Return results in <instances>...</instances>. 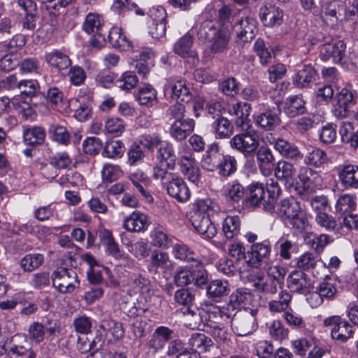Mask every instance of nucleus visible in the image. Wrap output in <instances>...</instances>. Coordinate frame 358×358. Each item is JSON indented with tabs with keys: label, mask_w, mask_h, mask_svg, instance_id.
Wrapping results in <instances>:
<instances>
[{
	"label": "nucleus",
	"mask_w": 358,
	"mask_h": 358,
	"mask_svg": "<svg viewBox=\"0 0 358 358\" xmlns=\"http://www.w3.org/2000/svg\"><path fill=\"white\" fill-rule=\"evenodd\" d=\"M268 199H265L266 189L263 183L253 182L247 187L244 206L248 208H259L262 206L264 209L273 213L277 201L281 194V189L276 182H272L266 186Z\"/></svg>",
	"instance_id": "1"
},
{
	"label": "nucleus",
	"mask_w": 358,
	"mask_h": 358,
	"mask_svg": "<svg viewBox=\"0 0 358 358\" xmlns=\"http://www.w3.org/2000/svg\"><path fill=\"white\" fill-rule=\"evenodd\" d=\"M210 201L199 200L194 205L190 221L194 229L201 234L210 238L216 234V227L209 217Z\"/></svg>",
	"instance_id": "2"
},
{
	"label": "nucleus",
	"mask_w": 358,
	"mask_h": 358,
	"mask_svg": "<svg viewBox=\"0 0 358 358\" xmlns=\"http://www.w3.org/2000/svg\"><path fill=\"white\" fill-rule=\"evenodd\" d=\"M104 20L101 15L96 13H89L82 24V29L91 36L89 44L91 47L101 49L106 43L103 34Z\"/></svg>",
	"instance_id": "3"
},
{
	"label": "nucleus",
	"mask_w": 358,
	"mask_h": 358,
	"mask_svg": "<svg viewBox=\"0 0 358 358\" xmlns=\"http://www.w3.org/2000/svg\"><path fill=\"white\" fill-rule=\"evenodd\" d=\"M243 132L233 136L229 141L230 147L245 157L255 154L259 146V136L252 127L243 129Z\"/></svg>",
	"instance_id": "4"
},
{
	"label": "nucleus",
	"mask_w": 358,
	"mask_h": 358,
	"mask_svg": "<svg viewBox=\"0 0 358 358\" xmlns=\"http://www.w3.org/2000/svg\"><path fill=\"white\" fill-rule=\"evenodd\" d=\"M275 212L282 219L290 220V224L296 229H299L305 226L306 218L302 211L301 203L294 197L281 200Z\"/></svg>",
	"instance_id": "5"
},
{
	"label": "nucleus",
	"mask_w": 358,
	"mask_h": 358,
	"mask_svg": "<svg viewBox=\"0 0 358 358\" xmlns=\"http://www.w3.org/2000/svg\"><path fill=\"white\" fill-rule=\"evenodd\" d=\"M175 283L178 286H185L194 282L201 287L208 284V272L201 264L191 267H180L174 275Z\"/></svg>",
	"instance_id": "6"
},
{
	"label": "nucleus",
	"mask_w": 358,
	"mask_h": 358,
	"mask_svg": "<svg viewBox=\"0 0 358 358\" xmlns=\"http://www.w3.org/2000/svg\"><path fill=\"white\" fill-rule=\"evenodd\" d=\"M257 309L244 308L239 313L236 312L231 319V325L240 336L253 333L257 328Z\"/></svg>",
	"instance_id": "7"
},
{
	"label": "nucleus",
	"mask_w": 358,
	"mask_h": 358,
	"mask_svg": "<svg viewBox=\"0 0 358 358\" xmlns=\"http://www.w3.org/2000/svg\"><path fill=\"white\" fill-rule=\"evenodd\" d=\"M53 286L62 294L72 293L80 286L76 272L72 268H59L52 275Z\"/></svg>",
	"instance_id": "8"
},
{
	"label": "nucleus",
	"mask_w": 358,
	"mask_h": 358,
	"mask_svg": "<svg viewBox=\"0 0 358 358\" xmlns=\"http://www.w3.org/2000/svg\"><path fill=\"white\" fill-rule=\"evenodd\" d=\"M299 182L295 190L299 195H303L308 192H314L320 189L323 180L319 172L308 166H301L298 172Z\"/></svg>",
	"instance_id": "9"
},
{
	"label": "nucleus",
	"mask_w": 358,
	"mask_h": 358,
	"mask_svg": "<svg viewBox=\"0 0 358 358\" xmlns=\"http://www.w3.org/2000/svg\"><path fill=\"white\" fill-rule=\"evenodd\" d=\"M325 327H332L331 335L333 340L345 343L353 337L355 327L339 316H331L324 320Z\"/></svg>",
	"instance_id": "10"
},
{
	"label": "nucleus",
	"mask_w": 358,
	"mask_h": 358,
	"mask_svg": "<svg viewBox=\"0 0 358 358\" xmlns=\"http://www.w3.org/2000/svg\"><path fill=\"white\" fill-rule=\"evenodd\" d=\"M229 252L237 260L243 259L252 267L257 268L270 250L269 248H229Z\"/></svg>",
	"instance_id": "11"
},
{
	"label": "nucleus",
	"mask_w": 358,
	"mask_h": 358,
	"mask_svg": "<svg viewBox=\"0 0 358 358\" xmlns=\"http://www.w3.org/2000/svg\"><path fill=\"white\" fill-rule=\"evenodd\" d=\"M355 92L343 88L336 95L333 114L337 119H344L350 115V108L356 104Z\"/></svg>",
	"instance_id": "12"
},
{
	"label": "nucleus",
	"mask_w": 358,
	"mask_h": 358,
	"mask_svg": "<svg viewBox=\"0 0 358 358\" xmlns=\"http://www.w3.org/2000/svg\"><path fill=\"white\" fill-rule=\"evenodd\" d=\"M164 93L168 100L176 102L187 103L192 99L189 89L182 80H168L164 85Z\"/></svg>",
	"instance_id": "13"
},
{
	"label": "nucleus",
	"mask_w": 358,
	"mask_h": 358,
	"mask_svg": "<svg viewBox=\"0 0 358 358\" xmlns=\"http://www.w3.org/2000/svg\"><path fill=\"white\" fill-rule=\"evenodd\" d=\"M282 110L277 105L254 115L255 123L264 131H272L281 124Z\"/></svg>",
	"instance_id": "14"
},
{
	"label": "nucleus",
	"mask_w": 358,
	"mask_h": 358,
	"mask_svg": "<svg viewBox=\"0 0 358 358\" xmlns=\"http://www.w3.org/2000/svg\"><path fill=\"white\" fill-rule=\"evenodd\" d=\"M97 333H99L108 343H115L121 340L124 335V329L121 322L113 319H104L101 321Z\"/></svg>",
	"instance_id": "15"
},
{
	"label": "nucleus",
	"mask_w": 358,
	"mask_h": 358,
	"mask_svg": "<svg viewBox=\"0 0 358 358\" xmlns=\"http://www.w3.org/2000/svg\"><path fill=\"white\" fill-rule=\"evenodd\" d=\"M339 181L346 189L358 188V166L348 164L336 168Z\"/></svg>",
	"instance_id": "16"
},
{
	"label": "nucleus",
	"mask_w": 358,
	"mask_h": 358,
	"mask_svg": "<svg viewBox=\"0 0 358 358\" xmlns=\"http://www.w3.org/2000/svg\"><path fill=\"white\" fill-rule=\"evenodd\" d=\"M237 37L243 43L252 40L257 31V21L255 17L246 15L239 20L234 27Z\"/></svg>",
	"instance_id": "17"
},
{
	"label": "nucleus",
	"mask_w": 358,
	"mask_h": 358,
	"mask_svg": "<svg viewBox=\"0 0 358 358\" xmlns=\"http://www.w3.org/2000/svg\"><path fill=\"white\" fill-rule=\"evenodd\" d=\"M255 154L260 173L264 176H271L275 164L271 150L267 146H259Z\"/></svg>",
	"instance_id": "18"
},
{
	"label": "nucleus",
	"mask_w": 358,
	"mask_h": 358,
	"mask_svg": "<svg viewBox=\"0 0 358 358\" xmlns=\"http://www.w3.org/2000/svg\"><path fill=\"white\" fill-rule=\"evenodd\" d=\"M166 191L169 196L183 203L189 200L191 192L182 178L174 176L167 182Z\"/></svg>",
	"instance_id": "19"
},
{
	"label": "nucleus",
	"mask_w": 358,
	"mask_h": 358,
	"mask_svg": "<svg viewBox=\"0 0 358 358\" xmlns=\"http://www.w3.org/2000/svg\"><path fill=\"white\" fill-rule=\"evenodd\" d=\"M259 17L264 26L278 27L282 23L283 11L275 5L268 3L260 8Z\"/></svg>",
	"instance_id": "20"
},
{
	"label": "nucleus",
	"mask_w": 358,
	"mask_h": 358,
	"mask_svg": "<svg viewBox=\"0 0 358 358\" xmlns=\"http://www.w3.org/2000/svg\"><path fill=\"white\" fill-rule=\"evenodd\" d=\"M346 45L343 41H336L323 45L320 50L321 58L326 61L332 58L334 62L341 63L345 55Z\"/></svg>",
	"instance_id": "21"
},
{
	"label": "nucleus",
	"mask_w": 358,
	"mask_h": 358,
	"mask_svg": "<svg viewBox=\"0 0 358 358\" xmlns=\"http://www.w3.org/2000/svg\"><path fill=\"white\" fill-rule=\"evenodd\" d=\"M192 314L199 317V320L196 321V324H198V327H202V329L206 331L215 327L218 324L217 320L220 318L219 312L212 310L209 307L196 308V312H192Z\"/></svg>",
	"instance_id": "22"
},
{
	"label": "nucleus",
	"mask_w": 358,
	"mask_h": 358,
	"mask_svg": "<svg viewBox=\"0 0 358 358\" xmlns=\"http://www.w3.org/2000/svg\"><path fill=\"white\" fill-rule=\"evenodd\" d=\"M287 287L292 292L307 294L309 292L308 275L303 271H293L287 277Z\"/></svg>",
	"instance_id": "23"
},
{
	"label": "nucleus",
	"mask_w": 358,
	"mask_h": 358,
	"mask_svg": "<svg viewBox=\"0 0 358 358\" xmlns=\"http://www.w3.org/2000/svg\"><path fill=\"white\" fill-rule=\"evenodd\" d=\"M271 143L273 145L275 150L285 158L294 161H299L303 158V155L297 146L282 138L273 139Z\"/></svg>",
	"instance_id": "24"
},
{
	"label": "nucleus",
	"mask_w": 358,
	"mask_h": 358,
	"mask_svg": "<svg viewBox=\"0 0 358 358\" xmlns=\"http://www.w3.org/2000/svg\"><path fill=\"white\" fill-rule=\"evenodd\" d=\"M194 125L193 119L175 120L170 128L171 136L178 141L185 140L194 131Z\"/></svg>",
	"instance_id": "25"
},
{
	"label": "nucleus",
	"mask_w": 358,
	"mask_h": 358,
	"mask_svg": "<svg viewBox=\"0 0 358 358\" xmlns=\"http://www.w3.org/2000/svg\"><path fill=\"white\" fill-rule=\"evenodd\" d=\"M247 187H245L238 180L229 184L224 196L226 201L234 206H240L245 204Z\"/></svg>",
	"instance_id": "26"
},
{
	"label": "nucleus",
	"mask_w": 358,
	"mask_h": 358,
	"mask_svg": "<svg viewBox=\"0 0 358 358\" xmlns=\"http://www.w3.org/2000/svg\"><path fill=\"white\" fill-rule=\"evenodd\" d=\"M250 299V292L245 288L237 289L229 296V300L227 304V310L229 311H236L239 313L242 308L248 304Z\"/></svg>",
	"instance_id": "27"
},
{
	"label": "nucleus",
	"mask_w": 358,
	"mask_h": 358,
	"mask_svg": "<svg viewBox=\"0 0 358 358\" xmlns=\"http://www.w3.org/2000/svg\"><path fill=\"white\" fill-rule=\"evenodd\" d=\"M173 334V331L169 327L164 326L157 327L148 341V347L153 349L155 352L162 350L172 338Z\"/></svg>",
	"instance_id": "28"
},
{
	"label": "nucleus",
	"mask_w": 358,
	"mask_h": 358,
	"mask_svg": "<svg viewBox=\"0 0 358 358\" xmlns=\"http://www.w3.org/2000/svg\"><path fill=\"white\" fill-rule=\"evenodd\" d=\"M224 153L220 152V148L217 143L212 144L203 155L201 166L203 169L208 171H215L220 164V160Z\"/></svg>",
	"instance_id": "29"
},
{
	"label": "nucleus",
	"mask_w": 358,
	"mask_h": 358,
	"mask_svg": "<svg viewBox=\"0 0 358 358\" xmlns=\"http://www.w3.org/2000/svg\"><path fill=\"white\" fill-rule=\"evenodd\" d=\"M317 78V73L311 64H303L296 73L293 83L299 88L308 87Z\"/></svg>",
	"instance_id": "30"
},
{
	"label": "nucleus",
	"mask_w": 358,
	"mask_h": 358,
	"mask_svg": "<svg viewBox=\"0 0 358 358\" xmlns=\"http://www.w3.org/2000/svg\"><path fill=\"white\" fill-rule=\"evenodd\" d=\"M157 162L162 166H166L170 170H174L177 161L173 146L169 143H164L157 150Z\"/></svg>",
	"instance_id": "31"
},
{
	"label": "nucleus",
	"mask_w": 358,
	"mask_h": 358,
	"mask_svg": "<svg viewBox=\"0 0 358 358\" xmlns=\"http://www.w3.org/2000/svg\"><path fill=\"white\" fill-rule=\"evenodd\" d=\"M45 61L54 67L58 73L66 75L64 71L67 70L71 65V61L69 56L59 50H55L45 55Z\"/></svg>",
	"instance_id": "32"
},
{
	"label": "nucleus",
	"mask_w": 358,
	"mask_h": 358,
	"mask_svg": "<svg viewBox=\"0 0 358 358\" xmlns=\"http://www.w3.org/2000/svg\"><path fill=\"white\" fill-rule=\"evenodd\" d=\"M108 39L113 48L121 51H127L131 48V41L127 38L121 28L114 27L108 32Z\"/></svg>",
	"instance_id": "33"
},
{
	"label": "nucleus",
	"mask_w": 358,
	"mask_h": 358,
	"mask_svg": "<svg viewBox=\"0 0 358 358\" xmlns=\"http://www.w3.org/2000/svg\"><path fill=\"white\" fill-rule=\"evenodd\" d=\"M212 129L217 139L229 138L234 133L233 124L223 116H218L213 121Z\"/></svg>",
	"instance_id": "34"
},
{
	"label": "nucleus",
	"mask_w": 358,
	"mask_h": 358,
	"mask_svg": "<svg viewBox=\"0 0 358 358\" xmlns=\"http://www.w3.org/2000/svg\"><path fill=\"white\" fill-rule=\"evenodd\" d=\"M124 228L131 232H140L145 230L148 227V217L143 213L133 212L129 217L124 220Z\"/></svg>",
	"instance_id": "35"
},
{
	"label": "nucleus",
	"mask_w": 358,
	"mask_h": 358,
	"mask_svg": "<svg viewBox=\"0 0 358 358\" xmlns=\"http://www.w3.org/2000/svg\"><path fill=\"white\" fill-rule=\"evenodd\" d=\"M131 286L135 292H138L148 301L154 294V289L149 279L141 274L134 276L131 278Z\"/></svg>",
	"instance_id": "36"
},
{
	"label": "nucleus",
	"mask_w": 358,
	"mask_h": 358,
	"mask_svg": "<svg viewBox=\"0 0 358 358\" xmlns=\"http://www.w3.org/2000/svg\"><path fill=\"white\" fill-rule=\"evenodd\" d=\"M341 141L353 148H358V129H355L352 122L343 121L339 127Z\"/></svg>",
	"instance_id": "37"
},
{
	"label": "nucleus",
	"mask_w": 358,
	"mask_h": 358,
	"mask_svg": "<svg viewBox=\"0 0 358 358\" xmlns=\"http://www.w3.org/2000/svg\"><path fill=\"white\" fill-rule=\"evenodd\" d=\"M285 113L289 117H294L306 113V101L301 94L290 96L287 99Z\"/></svg>",
	"instance_id": "38"
},
{
	"label": "nucleus",
	"mask_w": 358,
	"mask_h": 358,
	"mask_svg": "<svg viewBox=\"0 0 358 358\" xmlns=\"http://www.w3.org/2000/svg\"><path fill=\"white\" fill-rule=\"evenodd\" d=\"M251 111V106L246 102H238L233 106L232 113L236 116L235 124L237 127L243 129L245 127H251L248 119Z\"/></svg>",
	"instance_id": "39"
},
{
	"label": "nucleus",
	"mask_w": 358,
	"mask_h": 358,
	"mask_svg": "<svg viewBox=\"0 0 358 358\" xmlns=\"http://www.w3.org/2000/svg\"><path fill=\"white\" fill-rule=\"evenodd\" d=\"M189 344L193 348L192 350L199 355L200 353L209 352L213 346V341L204 334L194 333L191 336Z\"/></svg>",
	"instance_id": "40"
},
{
	"label": "nucleus",
	"mask_w": 358,
	"mask_h": 358,
	"mask_svg": "<svg viewBox=\"0 0 358 358\" xmlns=\"http://www.w3.org/2000/svg\"><path fill=\"white\" fill-rule=\"evenodd\" d=\"M45 131L42 127H30L24 130V142L29 145H41L45 138Z\"/></svg>",
	"instance_id": "41"
},
{
	"label": "nucleus",
	"mask_w": 358,
	"mask_h": 358,
	"mask_svg": "<svg viewBox=\"0 0 358 358\" xmlns=\"http://www.w3.org/2000/svg\"><path fill=\"white\" fill-rule=\"evenodd\" d=\"M229 292L230 289L227 281L213 280L207 287L208 296L216 301L227 296Z\"/></svg>",
	"instance_id": "42"
},
{
	"label": "nucleus",
	"mask_w": 358,
	"mask_h": 358,
	"mask_svg": "<svg viewBox=\"0 0 358 358\" xmlns=\"http://www.w3.org/2000/svg\"><path fill=\"white\" fill-rule=\"evenodd\" d=\"M134 96L141 106L152 107L157 103V94L151 85L140 88L138 92L134 94Z\"/></svg>",
	"instance_id": "43"
},
{
	"label": "nucleus",
	"mask_w": 358,
	"mask_h": 358,
	"mask_svg": "<svg viewBox=\"0 0 358 358\" xmlns=\"http://www.w3.org/2000/svg\"><path fill=\"white\" fill-rule=\"evenodd\" d=\"M237 160L234 156L223 154L217 169L220 176L227 178L237 171Z\"/></svg>",
	"instance_id": "44"
},
{
	"label": "nucleus",
	"mask_w": 358,
	"mask_h": 358,
	"mask_svg": "<svg viewBox=\"0 0 358 358\" xmlns=\"http://www.w3.org/2000/svg\"><path fill=\"white\" fill-rule=\"evenodd\" d=\"M275 178L278 180H288L294 178L296 169L294 165L285 160L278 162L273 170Z\"/></svg>",
	"instance_id": "45"
},
{
	"label": "nucleus",
	"mask_w": 358,
	"mask_h": 358,
	"mask_svg": "<svg viewBox=\"0 0 358 358\" xmlns=\"http://www.w3.org/2000/svg\"><path fill=\"white\" fill-rule=\"evenodd\" d=\"M229 41V35L227 31L220 29L215 37L210 40V50L213 53L223 52L228 45Z\"/></svg>",
	"instance_id": "46"
},
{
	"label": "nucleus",
	"mask_w": 358,
	"mask_h": 358,
	"mask_svg": "<svg viewBox=\"0 0 358 358\" xmlns=\"http://www.w3.org/2000/svg\"><path fill=\"white\" fill-rule=\"evenodd\" d=\"M219 29L213 21L206 20L200 24L197 37L201 41L208 42L215 37Z\"/></svg>",
	"instance_id": "47"
},
{
	"label": "nucleus",
	"mask_w": 358,
	"mask_h": 358,
	"mask_svg": "<svg viewBox=\"0 0 358 358\" xmlns=\"http://www.w3.org/2000/svg\"><path fill=\"white\" fill-rule=\"evenodd\" d=\"M124 144L119 140L107 141L103 148L102 155L108 158H119L124 153Z\"/></svg>",
	"instance_id": "48"
},
{
	"label": "nucleus",
	"mask_w": 358,
	"mask_h": 358,
	"mask_svg": "<svg viewBox=\"0 0 358 358\" xmlns=\"http://www.w3.org/2000/svg\"><path fill=\"white\" fill-rule=\"evenodd\" d=\"M291 299L292 296L287 292L282 291L278 300H271L268 302V308L273 313L285 312Z\"/></svg>",
	"instance_id": "49"
},
{
	"label": "nucleus",
	"mask_w": 358,
	"mask_h": 358,
	"mask_svg": "<svg viewBox=\"0 0 358 358\" xmlns=\"http://www.w3.org/2000/svg\"><path fill=\"white\" fill-rule=\"evenodd\" d=\"M45 337V327L42 323L34 322L29 325L27 338L31 343L39 344L44 341Z\"/></svg>",
	"instance_id": "50"
},
{
	"label": "nucleus",
	"mask_w": 358,
	"mask_h": 358,
	"mask_svg": "<svg viewBox=\"0 0 358 358\" xmlns=\"http://www.w3.org/2000/svg\"><path fill=\"white\" fill-rule=\"evenodd\" d=\"M304 243L309 246H326L330 244L333 239L327 234L317 235L310 232L303 235Z\"/></svg>",
	"instance_id": "51"
},
{
	"label": "nucleus",
	"mask_w": 358,
	"mask_h": 358,
	"mask_svg": "<svg viewBox=\"0 0 358 358\" xmlns=\"http://www.w3.org/2000/svg\"><path fill=\"white\" fill-rule=\"evenodd\" d=\"M254 51L259 57L262 65L266 66L271 62V53L263 39L259 38L256 40L254 44Z\"/></svg>",
	"instance_id": "52"
},
{
	"label": "nucleus",
	"mask_w": 358,
	"mask_h": 358,
	"mask_svg": "<svg viewBox=\"0 0 358 358\" xmlns=\"http://www.w3.org/2000/svg\"><path fill=\"white\" fill-rule=\"evenodd\" d=\"M355 196L350 194L341 196L336 203V211L340 213H346L355 209Z\"/></svg>",
	"instance_id": "53"
},
{
	"label": "nucleus",
	"mask_w": 358,
	"mask_h": 358,
	"mask_svg": "<svg viewBox=\"0 0 358 358\" xmlns=\"http://www.w3.org/2000/svg\"><path fill=\"white\" fill-rule=\"evenodd\" d=\"M305 161L308 165L315 167H320L327 162V156L324 150L315 148L308 152L306 157Z\"/></svg>",
	"instance_id": "54"
},
{
	"label": "nucleus",
	"mask_w": 358,
	"mask_h": 358,
	"mask_svg": "<svg viewBox=\"0 0 358 358\" xmlns=\"http://www.w3.org/2000/svg\"><path fill=\"white\" fill-rule=\"evenodd\" d=\"M38 83L34 80H22L18 83V88L21 90V93L30 97V102L32 105L36 106L37 103L34 101L36 97V91Z\"/></svg>",
	"instance_id": "55"
},
{
	"label": "nucleus",
	"mask_w": 358,
	"mask_h": 358,
	"mask_svg": "<svg viewBox=\"0 0 358 358\" xmlns=\"http://www.w3.org/2000/svg\"><path fill=\"white\" fill-rule=\"evenodd\" d=\"M122 171L119 166L111 164H106L101 171L102 179L104 182L111 183L118 179Z\"/></svg>",
	"instance_id": "56"
},
{
	"label": "nucleus",
	"mask_w": 358,
	"mask_h": 358,
	"mask_svg": "<svg viewBox=\"0 0 358 358\" xmlns=\"http://www.w3.org/2000/svg\"><path fill=\"white\" fill-rule=\"evenodd\" d=\"M138 82V78L134 72L127 71L116 81V85L120 89L128 91L134 88Z\"/></svg>",
	"instance_id": "57"
},
{
	"label": "nucleus",
	"mask_w": 358,
	"mask_h": 358,
	"mask_svg": "<svg viewBox=\"0 0 358 358\" xmlns=\"http://www.w3.org/2000/svg\"><path fill=\"white\" fill-rule=\"evenodd\" d=\"M270 336L275 340L282 341L288 336L289 330L280 320H273L268 327Z\"/></svg>",
	"instance_id": "58"
},
{
	"label": "nucleus",
	"mask_w": 358,
	"mask_h": 358,
	"mask_svg": "<svg viewBox=\"0 0 358 358\" xmlns=\"http://www.w3.org/2000/svg\"><path fill=\"white\" fill-rule=\"evenodd\" d=\"M43 257L41 254L27 255L21 260L20 265L25 271H31L37 268L43 262Z\"/></svg>",
	"instance_id": "59"
},
{
	"label": "nucleus",
	"mask_w": 358,
	"mask_h": 358,
	"mask_svg": "<svg viewBox=\"0 0 358 358\" xmlns=\"http://www.w3.org/2000/svg\"><path fill=\"white\" fill-rule=\"evenodd\" d=\"M219 90L226 96L234 97L238 93V83L236 78H228L220 83Z\"/></svg>",
	"instance_id": "60"
},
{
	"label": "nucleus",
	"mask_w": 358,
	"mask_h": 358,
	"mask_svg": "<svg viewBox=\"0 0 358 358\" xmlns=\"http://www.w3.org/2000/svg\"><path fill=\"white\" fill-rule=\"evenodd\" d=\"M240 223L238 217L228 216L224 221L222 230L227 238H232L239 229Z\"/></svg>",
	"instance_id": "61"
},
{
	"label": "nucleus",
	"mask_w": 358,
	"mask_h": 358,
	"mask_svg": "<svg viewBox=\"0 0 358 358\" xmlns=\"http://www.w3.org/2000/svg\"><path fill=\"white\" fill-rule=\"evenodd\" d=\"M125 122L117 117L108 119L105 123V129L108 133L117 136L121 135L125 130Z\"/></svg>",
	"instance_id": "62"
},
{
	"label": "nucleus",
	"mask_w": 358,
	"mask_h": 358,
	"mask_svg": "<svg viewBox=\"0 0 358 358\" xmlns=\"http://www.w3.org/2000/svg\"><path fill=\"white\" fill-rule=\"evenodd\" d=\"M102 148V141L96 137H88L83 143V151L86 155H96Z\"/></svg>",
	"instance_id": "63"
},
{
	"label": "nucleus",
	"mask_w": 358,
	"mask_h": 358,
	"mask_svg": "<svg viewBox=\"0 0 358 358\" xmlns=\"http://www.w3.org/2000/svg\"><path fill=\"white\" fill-rule=\"evenodd\" d=\"M174 300L178 304L188 308L194 300V294L189 289L181 288L175 292Z\"/></svg>",
	"instance_id": "64"
}]
</instances>
